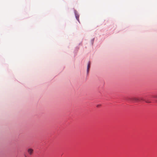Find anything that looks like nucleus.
<instances>
[{"label":"nucleus","mask_w":157,"mask_h":157,"mask_svg":"<svg viewBox=\"0 0 157 157\" xmlns=\"http://www.w3.org/2000/svg\"><path fill=\"white\" fill-rule=\"evenodd\" d=\"M28 153L30 155H32L33 153V150L32 148H29L27 150Z\"/></svg>","instance_id":"7ed1b4c3"},{"label":"nucleus","mask_w":157,"mask_h":157,"mask_svg":"<svg viewBox=\"0 0 157 157\" xmlns=\"http://www.w3.org/2000/svg\"><path fill=\"white\" fill-rule=\"evenodd\" d=\"M130 100L131 101H134L135 102L138 101L139 100V98H138L133 97L130 98Z\"/></svg>","instance_id":"f257e3e1"},{"label":"nucleus","mask_w":157,"mask_h":157,"mask_svg":"<svg viewBox=\"0 0 157 157\" xmlns=\"http://www.w3.org/2000/svg\"><path fill=\"white\" fill-rule=\"evenodd\" d=\"M153 97L155 98H157V95Z\"/></svg>","instance_id":"423d86ee"},{"label":"nucleus","mask_w":157,"mask_h":157,"mask_svg":"<svg viewBox=\"0 0 157 157\" xmlns=\"http://www.w3.org/2000/svg\"><path fill=\"white\" fill-rule=\"evenodd\" d=\"M25 157H26V156H25Z\"/></svg>","instance_id":"6e6552de"},{"label":"nucleus","mask_w":157,"mask_h":157,"mask_svg":"<svg viewBox=\"0 0 157 157\" xmlns=\"http://www.w3.org/2000/svg\"><path fill=\"white\" fill-rule=\"evenodd\" d=\"M90 61L89 62L88 64L87 65V73H88L89 71V69L90 67Z\"/></svg>","instance_id":"20e7f679"},{"label":"nucleus","mask_w":157,"mask_h":157,"mask_svg":"<svg viewBox=\"0 0 157 157\" xmlns=\"http://www.w3.org/2000/svg\"><path fill=\"white\" fill-rule=\"evenodd\" d=\"M139 98V100L138 101H145L146 102V103H151V102L150 101H149L148 100H144V98H142V97H140V98Z\"/></svg>","instance_id":"f03ea898"},{"label":"nucleus","mask_w":157,"mask_h":157,"mask_svg":"<svg viewBox=\"0 0 157 157\" xmlns=\"http://www.w3.org/2000/svg\"><path fill=\"white\" fill-rule=\"evenodd\" d=\"M75 17H76V19H77V20H78V21H79V15L77 14H75Z\"/></svg>","instance_id":"39448f33"},{"label":"nucleus","mask_w":157,"mask_h":157,"mask_svg":"<svg viewBox=\"0 0 157 157\" xmlns=\"http://www.w3.org/2000/svg\"><path fill=\"white\" fill-rule=\"evenodd\" d=\"M100 106H101V105H98L97 106V107H100Z\"/></svg>","instance_id":"0eeeda50"}]
</instances>
